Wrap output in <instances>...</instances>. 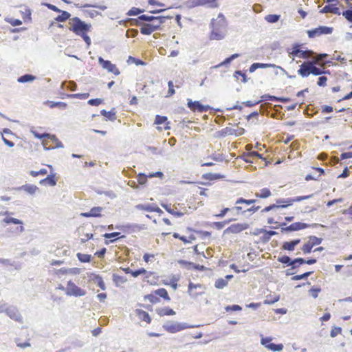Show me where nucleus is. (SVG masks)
<instances>
[{"label": "nucleus", "instance_id": "11", "mask_svg": "<svg viewBox=\"0 0 352 352\" xmlns=\"http://www.w3.org/2000/svg\"><path fill=\"white\" fill-rule=\"evenodd\" d=\"M277 260L278 262L285 265V266L287 267L290 266L291 270H296L298 268L296 263H298V261H297L298 260V258H295L292 259L289 256L283 255L282 256L278 257Z\"/></svg>", "mask_w": 352, "mask_h": 352}, {"label": "nucleus", "instance_id": "43", "mask_svg": "<svg viewBox=\"0 0 352 352\" xmlns=\"http://www.w3.org/2000/svg\"><path fill=\"white\" fill-rule=\"evenodd\" d=\"M66 96L70 98H78L81 100H85L89 98V93H83V94H67Z\"/></svg>", "mask_w": 352, "mask_h": 352}, {"label": "nucleus", "instance_id": "5", "mask_svg": "<svg viewBox=\"0 0 352 352\" xmlns=\"http://www.w3.org/2000/svg\"><path fill=\"white\" fill-rule=\"evenodd\" d=\"M333 28L328 26H319L318 28L307 30L309 38H315L324 34H331L333 32Z\"/></svg>", "mask_w": 352, "mask_h": 352}, {"label": "nucleus", "instance_id": "53", "mask_svg": "<svg viewBox=\"0 0 352 352\" xmlns=\"http://www.w3.org/2000/svg\"><path fill=\"white\" fill-rule=\"evenodd\" d=\"M144 11V10H143V9L133 7L128 11L126 14L128 16H136V15H138V14L142 13Z\"/></svg>", "mask_w": 352, "mask_h": 352}, {"label": "nucleus", "instance_id": "55", "mask_svg": "<svg viewBox=\"0 0 352 352\" xmlns=\"http://www.w3.org/2000/svg\"><path fill=\"white\" fill-rule=\"evenodd\" d=\"M298 263L308 264V265H313L315 264L317 262V260L314 258H310L308 259H305L303 258L298 257V260L297 261Z\"/></svg>", "mask_w": 352, "mask_h": 352}, {"label": "nucleus", "instance_id": "39", "mask_svg": "<svg viewBox=\"0 0 352 352\" xmlns=\"http://www.w3.org/2000/svg\"><path fill=\"white\" fill-rule=\"evenodd\" d=\"M76 256L81 263H89L91 256L90 254L77 253Z\"/></svg>", "mask_w": 352, "mask_h": 352}, {"label": "nucleus", "instance_id": "4", "mask_svg": "<svg viewBox=\"0 0 352 352\" xmlns=\"http://www.w3.org/2000/svg\"><path fill=\"white\" fill-rule=\"evenodd\" d=\"M86 294L85 290L77 286L72 280L67 282L66 287V295L69 296L80 297Z\"/></svg>", "mask_w": 352, "mask_h": 352}, {"label": "nucleus", "instance_id": "2", "mask_svg": "<svg viewBox=\"0 0 352 352\" xmlns=\"http://www.w3.org/2000/svg\"><path fill=\"white\" fill-rule=\"evenodd\" d=\"M69 24L70 25L69 30L76 35L83 34L85 32H89L91 28V24L85 23L77 16L72 18Z\"/></svg>", "mask_w": 352, "mask_h": 352}, {"label": "nucleus", "instance_id": "24", "mask_svg": "<svg viewBox=\"0 0 352 352\" xmlns=\"http://www.w3.org/2000/svg\"><path fill=\"white\" fill-rule=\"evenodd\" d=\"M260 232L264 234L262 236V240L265 243L268 242L272 236L276 235L278 234V232L276 231L267 230L264 228H261Z\"/></svg>", "mask_w": 352, "mask_h": 352}, {"label": "nucleus", "instance_id": "8", "mask_svg": "<svg viewBox=\"0 0 352 352\" xmlns=\"http://www.w3.org/2000/svg\"><path fill=\"white\" fill-rule=\"evenodd\" d=\"M187 100L188 107L194 112H207L210 109L209 105H204L199 101H192L191 99H188Z\"/></svg>", "mask_w": 352, "mask_h": 352}, {"label": "nucleus", "instance_id": "7", "mask_svg": "<svg viewBox=\"0 0 352 352\" xmlns=\"http://www.w3.org/2000/svg\"><path fill=\"white\" fill-rule=\"evenodd\" d=\"M313 52L309 50H301V45L295 43L293 45L292 51L289 52V56H297L301 58L306 59L308 58V54H312Z\"/></svg>", "mask_w": 352, "mask_h": 352}, {"label": "nucleus", "instance_id": "35", "mask_svg": "<svg viewBox=\"0 0 352 352\" xmlns=\"http://www.w3.org/2000/svg\"><path fill=\"white\" fill-rule=\"evenodd\" d=\"M154 204H138L135 206V208L139 210H145L147 212H153V209L155 207Z\"/></svg>", "mask_w": 352, "mask_h": 352}, {"label": "nucleus", "instance_id": "27", "mask_svg": "<svg viewBox=\"0 0 352 352\" xmlns=\"http://www.w3.org/2000/svg\"><path fill=\"white\" fill-rule=\"evenodd\" d=\"M161 206L163 208H164L168 213L177 217H181L184 215V213L179 211H175L173 209L171 208L170 204L168 205L167 204L162 203Z\"/></svg>", "mask_w": 352, "mask_h": 352}, {"label": "nucleus", "instance_id": "31", "mask_svg": "<svg viewBox=\"0 0 352 352\" xmlns=\"http://www.w3.org/2000/svg\"><path fill=\"white\" fill-rule=\"evenodd\" d=\"M136 313H137L138 318L140 320L145 321L147 323L151 322V317L146 311L142 310V309H137Z\"/></svg>", "mask_w": 352, "mask_h": 352}, {"label": "nucleus", "instance_id": "47", "mask_svg": "<svg viewBox=\"0 0 352 352\" xmlns=\"http://www.w3.org/2000/svg\"><path fill=\"white\" fill-rule=\"evenodd\" d=\"M145 298L148 300V301L153 304L158 303L160 301V298L157 297V295L155 294V291L153 293L146 295Z\"/></svg>", "mask_w": 352, "mask_h": 352}, {"label": "nucleus", "instance_id": "38", "mask_svg": "<svg viewBox=\"0 0 352 352\" xmlns=\"http://www.w3.org/2000/svg\"><path fill=\"white\" fill-rule=\"evenodd\" d=\"M157 312L160 316H173L175 314V311L173 309L169 307L158 309L157 310Z\"/></svg>", "mask_w": 352, "mask_h": 352}, {"label": "nucleus", "instance_id": "62", "mask_svg": "<svg viewBox=\"0 0 352 352\" xmlns=\"http://www.w3.org/2000/svg\"><path fill=\"white\" fill-rule=\"evenodd\" d=\"M103 101L102 98H92L88 100L87 103L91 106H98Z\"/></svg>", "mask_w": 352, "mask_h": 352}, {"label": "nucleus", "instance_id": "61", "mask_svg": "<svg viewBox=\"0 0 352 352\" xmlns=\"http://www.w3.org/2000/svg\"><path fill=\"white\" fill-rule=\"evenodd\" d=\"M166 120H167V117L157 115L155 117L154 124H157V125L162 124H164Z\"/></svg>", "mask_w": 352, "mask_h": 352}, {"label": "nucleus", "instance_id": "46", "mask_svg": "<svg viewBox=\"0 0 352 352\" xmlns=\"http://www.w3.org/2000/svg\"><path fill=\"white\" fill-rule=\"evenodd\" d=\"M236 129L230 127H226L220 131L219 133L221 136L226 137L227 135H234V133H236Z\"/></svg>", "mask_w": 352, "mask_h": 352}, {"label": "nucleus", "instance_id": "40", "mask_svg": "<svg viewBox=\"0 0 352 352\" xmlns=\"http://www.w3.org/2000/svg\"><path fill=\"white\" fill-rule=\"evenodd\" d=\"M349 9L343 11L341 14L350 23H352V4H349Z\"/></svg>", "mask_w": 352, "mask_h": 352}, {"label": "nucleus", "instance_id": "57", "mask_svg": "<svg viewBox=\"0 0 352 352\" xmlns=\"http://www.w3.org/2000/svg\"><path fill=\"white\" fill-rule=\"evenodd\" d=\"M47 170L45 168H41L38 171L31 170L30 172V175L32 177H37L40 175H47Z\"/></svg>", "mask_w": 352, "mask_h": 352}, {"label": "nucleus", "instance_id": "48", "mask_svg": "<svg viewBox=\"0 0 352 352\" xmlns=\"http://www.w3.org/2000/svg\"><path fill=\"white\" fill-rule=\"evenodd\" d=\"M228 285V280L224 278H218L214 284V286L217 289H223Z\"/></svg>", "mask_w": 352, "mask_h": 352}, {"label": "nucleus", "instance_id": "18", "mask_svg": "<svg viewBox=\"0 0 352 352\" xmlns=\"http://www.w3.org/2000/svg\"><path fill=\"white\" fill-rule=\"evenodd\" d=\"M200 288H202V285L201 284H195L192 282H190L189 284H188V294L189 295L192 297V298H196L199 296H201L203 292H195V290H197V289H200Z\"/></svg>", "mask_w": 352, "mask_h": 352}, {"label": "nucleus", "instance_id": "44", "mask_svg": "<svg viewBox=\"0 0 352 352\" xmlns=\"http://www.w3.org/2000/svg\"><path fill=\"white\" fill-rule=\"evenodd\" d=\"M66 84L68 85L67 89H69L70 91H74L76 90L77 85L75 82H74V81H63L61 83V88L63 89L65 87V86L66 85Z\"/></svg>", "mask_w": 352, "mask_h": 352}, {"label": "nucleus", "instance_id": "21", "mask_svg": "<svg viewBox=\"0 0 352 352\" xmlns=\"http://www.w3.org/2000/svg\"><path fill=\"white\" fill-rule=\"evenodd\" d=\"M57 180L55 178V174H50L47 175L45 178L40 180L39 184L41 185H46L48 184L50 186H54L56 185Z\"/></svg>", "mask_w": 352, "mask_h": 352}, {"label": "nucleus", "instance_id": "19", "mask_svg": "<svg viewBox=\"0 0 352 352\" xmlns=\"http://www.w3.org/2000/svg\"><path fill=\"white\" fill-rule=\"evenodd\" d=\"M17 190H24L28 194L34 195L36 191L39 190V188L33 184H25L16 188Z\"/></svg>", "mask_w": 352, "mask_h": 352}, {"label": "nucleus", "instance_id": "60", "mask_svg": "<svg viewBox=\"0 0 352 352\" xmlns=\"http://www.w3.org/2000/svg\"><path fill=\"white\" fill-rule=\"evenodd\" d=\"M342 328L339 327H333L330 332L331 338L336 337L338 334L341 333Z\"/></svg>", "mask_w": 352, "mask_h": 352}, {"label": "nucleus", "instance_id": "15", "mask_svg": "<svg viewBox=\"0 0 352 352\" xmlns=\"http://www.w3.org/2000/svg\"><path fill=\"white\" fill-rule=\"evenodd\" d=\"M319 12L321 14L332 13L337 15L341 14L339 8L337 7V3L327 4Z\"/></svg>", "mask_w": 352, "mask_h": 352}, {"label": "nucleus", "instance_id": "63", "mask_svg": "<svg viewBox=\"0 0 352 352\" xmlns=\"http://www.w3.org/2000/svg\"><path fill=\"white\" fill-rule=\"evenodd\" d=\"M321 289L320 287H312L309 289V292L313 298H316L318 296V294L320 292Z\"/></svg>", "mask_w": 352, "mask_h": 352}, {"label": "nucleus", "instance_id": "56", "mask_svg": "<svg viewBox=\"0 0 352 352\" xmlns=\"http://www.w3.org/2000/svg\"><path fill=\"white\" fill-rule=\"evenodd\" d=\"M267 116H270L271 118H273L282 120L283 118L284 113H281L280 111H275L274 112H273L272 113L270 112L267 113Z\"/></svg>", "mask_w": 352, "mask_h": 352}, {"label": "nucleus", "instance_id": "13", "mask_svg": "<svg viewBox=\"0 0 352 352\" xmlns=\"http://www.w3.org/2000/svg\"><path fill=\"white\" fill-rule=\"evenodd\" d=\"M133 25H140L144 23H151L152 21H155V16L142 14L140 15L137 19H131Z\"/></svg>", "mask_w": 352, "mask_h": 352}, {"label": "nucleus", "instance_id": "41", "mask_svg": "<svg viewBox=\"0 0 352 352\" xmlns=\"http://www.w3.org/2000/svg\"><path fill=\"white\" fill-rule=\"evenodd\" d=\"M280 16L279 14H272L265 16V19L270 23H274L278 21Z\"/></svg>", "mask_w": 352, "mask_h": 352}, {"label": "nucleus", "instance_id": "6", "mask_svg": "<svg viewBox=\"0 0 352 352\" xmlns=\"http://www.w3.org/2000/svg\"><path fill=\"white\" fill-rule=\"evenodd\" d=\"M271 337H262L261 344L267 349L274 352H278L283 350V345L282 344H275L272 342Z\"/></svg>", "mask_w": 352, "mask_h": 352}, {"label": "nucleus", "instance_id": "64", "mask_svg": "<svg viewBox=\"0 0 352 352\" xmlns=\"http://www.w3.org/2000/svg\"><path fill=\"white\" fill-rule=\"evenodd\" d=\"M313 247L311 245L307 242L303 245L301 250L305 254H309L311 252Z\"/></svg>", "mask_w": 352, "mask_h": 352}, {"label": "nucleus", "instance_id": "50", "mask_svg": "<svg viewBox=\"0 0 352 352\" xmlns=\"http://www.w3.org/2000/svg\"><path fill=\"white\" fill-rule=\"evenodd\" d=\"M311 74L314 76H320L323 74V69L316 67L311 62Z\"/></svg>", "mask_w": 352, "mask_h": 352}, {"label": "nucleus", "instance_id": "49", "mask_svg": "<svg viewBox=\"0 0 352 352\" xmlns=\"http://www.w3.org/2000/svg\"><path fill=\"white\" fill-rule=\"evenodd\" d=\"M257 201H258L257 199H245L243 197H240L236 201L235 204H245L247 205H251V204H255Z\"/></svg>", "mask_w": 352, "mask_h": 352}, {"label": "nucleus", "instance_id": "28", "mask_svg": "<svg viewBox=\"0 0 352 352\" xmlns=\"http://www.w3.org/2000/svg\"><path fill=\"white\" fill-rule=\"evenodd\" d=\"M35 79H36L35 76H34L32 74H26L22 75L20 77H19L17 79V81L20 83H25V82H31L34 81Z\"/></svg>", "mask_w": 352, "mask_h": 352}, {"label": "nucleus", "instance_id": "25", "mask_svg": "<svg viewBox=\"0 0 352 352\" xmlns=\"http://www.w3.org/2000/svg\"><path fill=\"white\" fill-rule=\"evenodd\" d=\"M124 228L127 229L130 232H139L146 228L144 224L139 225L137 223H128L124 226Z\"/></svg>", "mask_w": 352, "mask_h": 352}, {"label": "nucleus", "instance_id": "16", "mask_svg": "<svg viewBox=\"0 0 352 352\" xmlns=\"http://www.w3.org/2000/svg\"><path fill=\"white\" fill-rule=\"evenodd\" d=\"M300 239H296L289 241H285L283 243L281 249L288 252H292L295 248L300 243Z\"/></svg>", "mask_w": 352, "mask_h": 352}, {"label": "nucleus", "instance_id": "17", "mask_svg": "<svg viewBox=\"0 0 352 352\" xmlns=\"http://www.w3.org/2000/svg\"><path fill=\"white\" fill-rule=\"evenodd\" d=\"M298 74L303 78L307 77L309 74H311V62L305 61L300 66V68L298 70Z\"/></svg>", "mask_w": 352, "mask_h": 352}, {"label": "nucleus", "instance_id": "10", "mask_svg": "<svg viewBox=\"0 0 352 352\" xmlns=\"http://www.w3.org/2000/svg\"><path fill=\"white\" fill-rule=\"evenodd\" d=\"M248 228L249 225L248 223H234L224 230L223 234H237L247 230Z\"/></svg>", "mask_w": 352, "mask_h": 352}, {"label": "nucleus", "instance_id": "30", "mask_svg": "<svg viewBox=\"0 0 352 352\" xmlns=\"http://www.w3.org/2000/svg\"><path fill=\"white\" fill-rule=\"evenodd\" d=\"M116 113L114 108H113L109 111H107L105 109H102L100 111V114L106 117L108 120L111 121H114L116 119Z\"/></svg>", "mask_w": 352, "mask_h": 352}, {"label": "nucleus", "instance_id": "54", "mask_svg": "<svg viewBox=\"0 0 352 352\" xmlns=\"http://www.w3.org/2000/svg\"><path fill=\"white\" fill-rule=\"evenodd\" d=\"M258 68H261V69H265V68H268V67H275V68L280 69L282 71H283L284 72H285V70L284 69H283L280 66H276L274 64L258 63Z\"/></svg>", "mask_w": 352, "mask_h": 352}, {"label": "nucleus", "instance_id": "3", "mask_svg": "<svg viewBox=\"0 0 352 352\" xmlns=\"http://www.w3.org/2000/svg\"><path fill=\"white\" fill-rule=\"evenodd\" d=\"M202 326L201 324H188L186 322H178L175 321L169 320L163 324V329L168 333H175L180 331L189 329V328H197Z\"/></svg>", "mask_w": 352, "mask_h": 352}, {"label": "nucleus", "instance_id": "51", "mask_svg": "<svg viewBox=\"0 0 352 352\" xmlns=\"http://www.w3.org/2000/svg\"><path fill=\"white\" fill-rule=\"evenodd\" d=\"M3 221L8 224H9V223L19 224V225L23 224L22 221H21L18 219H16L14 217H6L5 219H3Z\"/></svg>", "mask_w": 352, "mask_h": 352}, {"label": "nucleus", "instance_id": "36", "mask_svg": "<svg viewBox=\"0 0 352 352\" xmlns=\"http://www.w3.org/2000/svg\"><path fill=\"white\" fill-rule=\"evenodd\" d=\"M59 13L60 14L55 18V20L58 22H65L71 16V14L67 11L61 10Z\"/></svg>", "mask_w": 352, "mask_h": 352}, {"label": "nucleus", "instance_id": "34", "mask_svg": "<svg viewBox=\"0 0 352 352\" xmlns=\"http://www.w3.org/2000/svg\"><path fill=\"white\" fill-rule=\"evenodd\" d=\"M202 178L207 179V180L212 181V180L224 178V175L219 174V173H208L204 174L202 175Z\"/></svg>", "mask_w": 352, "mask_h": 352}, {"label": "nucleus", "instance_id": "22", "mask_svg": "<svg viewBox=\"0 0 352 352\" xmlns=\"http://www.w3.org/2000/svg\"><path fill=\"white\" fill-rule=\"evenodd\" d=\"M199 6L211 9L217 8L219 6L217 0H199Z\"/></svg>", "mask_w": 352, "mask_h": 352}, {"label": "nucleus", "instance_id": "1", "mask_svg": "<svg viewBox=\"0 0 352 352\" xmlns=\"http://www.w3.org/2000/svg\"><path fill=\"white\" fill-rule=\"evenodd\" d=\"M227 21L223 14L219 13L217 19H212L210 23L211 28L210 39L217 41L223 39L227 34Z\"/></svg>", "mask_w": 352, "mask_h": 352}, {"label": "nucleus", "instance_id": "45", "mask_svg": "<svg viewBox=\"0 0 352 352\" xmlns=\"http://www.w3.org/2000/svg\"><path fill=\"white\" fill-rule=\"evenodd\" d=\"M322 241V238H318L316 236H310L309 237V243L311 245V246L314 248L316 245H320Z\"/></svg>", "mask_w": 352, "mask_h": 352}, {"label": "nucleus", "instance_id": "58", "mask_svg": "<svg viewBox=\"0 0 352 352\" xmlns=\"http://www.w3.org/2000/svg\"><path fill=\"white\" fill-rule=\"evenodd\" d=\"M240 76L241 78H242V81L243 82H248V78H247V76L245 73H243V72H241V70H236L235 71L234 74V76L236 78H238V76Z\"/></svg>", "mask_w": 352, "mask_h": 352}, {"label": "nucleus", "instance_id": "33", "mask_svg": "<svg viewBox=\"0 0 352 352\" xmlns=\"http://www.w3.org/2000/svg\"><path fill=\"white\" fill-rule=\"evenodd\" d=\"M141 25L142 27L140 28V32L142 34L150 35L154 32L153 28L155 27L151 26L150 23H144L142 24Z\"/></svg>", "mask_w": 352, "mask_h": 352}, {"label": "nucleus", "instance_id": "14", "mask_svg": "<svg viewBox=\"0 0 352 352\" xmlns=\"http://www.w3.org/2000/svg\"><path fill=\"white\" fill-rule=\"evenodd\" d=\"M6 314L8 316H9L11 319L14 320L19 322H23V317L16 307H8Z\"/></svg>", "mask_w": 352, "mask_h": 352}, {"label": "nucleus", "instance_id": "26", "mask_svg": "<svg viewBox=\"0 0 352 352\" xmlns=\"http://www.w3.org/2000/svg\"><path fill=\"white\" fill-rule=\"evenodd\" d=\"M44 103L47 104L50 108L57 107L60 109H65L67 107V103L63 102H54V101L47 100Z\"/></svg>", "mask_w": 352, "mask_h": 352}, {"label": "nucleus", "instance_id": "52", "mask_svg": "<svg viewBox=\"0 0 352 352\" xmlns=\"http://www.w3.org/2000/svg\"><path fill=\"white\" fill-rule=\"evenodd\" d=\"M102 210V207H94L92 208L89 212L91 214V216L93 217H99L101 216L100 212Z\"/></svg>", "mask_w": 352, "mask_h": 352}, {"label": "nucleus", "instance_id": "12", "mask_svg": "<svg viewBox=\"0 0 352 352\" xmlns=\"http://www.w3.org/2000/svg\"><path fill=\"white\" fill-rule=\"evenodd\" d=\"M320 226L322 228H326L325 226L319 223L308 224L302 222H295L291 224V228L292 232L299 231L308 228H316Z\"/></svg>", "mask_w": 352, "mask_h": 352}, {"label": "nucleus", "instance_id": "23", "mask_svg": "<svg viewBox=\"0 0 352 352\" xmlns=\"http://www.w3.org/2000/svg\"><path fill=\"white\" fill-rule=\"evenodd\" d=\"M295 202L294 198L278 199L276 204H278L279 208H286L292 206Z\"/></svg>", "mask_w": 352, "mask_h": 352}, {"label": "nucleus", "instance_id": "37", "mask_svg": "<svg viewBox=\"0 0 352 352\" xmlns=\"http://www.w3.org/2000/svg\"><path fill=\"white\" fill-rule=\"evenodd\" d=\"M155 294L157 296L163 298L164 300L169 301L170 300L169 295L164 288H160L155 291Z\"/></svg>", "mask_w": 352, "mask_h": 352}, {"label": "nucleus", "instance_id": "20", "mask_svg": "<svg viewBox=\"0 0 352 352\" xmlns=\"http://www.w3.org/2000/svg\"><path fill=\"white\" fill-rule=\"evenodd\" d=\"M45 137H47L54 144V146H50L48 148H46V146L44 145V147L45 149H53L56 148H63V143L58 140V139L56 138L54 135H50V134H45Z\"/></svg>", "mask_w": 352, "mask_h": 352}, {"label": "nucleus", "instance_id": "32", "mask_svg": "<svg viewBox=\"0 0 352 352\" xmlns=\"http://www.w3.org/2000/svg\"><path fill=\"white\" fill-rule=\"evenodd\" d=\"M272 195L271 191L267 188H263L259 192L255 193V197L257 198L266 199Z\"/></svg>", "mask_w": 352, "mask_h": 352}, {"label": "nucleus", "instance_id": "59", "mask_svg": "<svg viewBox=\"0 0 352 352\" xmlns=\"http://www.w3.org/2000/svg\"><path fill=\"white\" fill-rule=\"evenodd\" d=\"M138 177V181L140 184L143 185L147 182L148 175H146L144 173H140Z\"/></svg>", "mask_w": 352, "mask_h": 352}, {"label": "nucleus", "instance_id": "42", "mask_svg": "<svg viewBox=\"0 0 352 352\" xmlns=\"http://www.w3.org/2000/svg\"><path fill=\"white\" fill-rule=\"evenodd\" d=\"M314 272H306L302 274L295 275L292 277V280H306Z\"/></svg>", "mask_w": 352, "mask_h": 352}, {"label": "nucleus", "instance_id": "29", "mask_svg": "<svg viewBox=\"0 0 352 352\" xmlns=\"http://www.w3.org/2000/svg\"><path fill=\"white\" fill-rule=\"evenodd\" d=\"M92 280L97 284V285L102 289V290H105L106 289V287H105V284L102 280V278L100 276V275H98V274H92Z\"/></svg>", "mask_w": 352, "mask_h": 352}, {"label": "nucleus", "instance_id": "9", "mask_svg": "<svg viewBox=\"0 0 352 352\" xmlns=\"http://www.w3.org/2000/svg\"><path fill=\"white\" fill-rule=\"evenodd\" d=\"M98 63L102 67L103 69H107L109 72L113 73L118 76L120 74V71L117 68L116 65L111 63L110 60H104L102 57L98 58Z\"/></svg>", "mask_w": 352, "mask_h": 352}]
</instances>
